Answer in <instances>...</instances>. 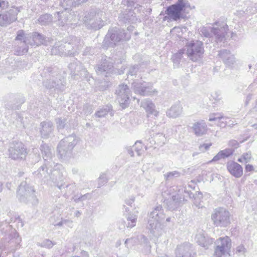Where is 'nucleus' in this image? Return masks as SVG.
I'll return each mask as SVG.
<instances>
[{"label": "nucleus", "instance_id": "27", "mask_svg": "<svg viewBox=\"0 0 257 257\" xmlns=\"http://www.w3.org/2000/svg\"><path fill=\"white\" fill-rule=\"evenodd\" d=\"M218 55L221 58L224 63L228 66H232L235 62L234 55L227 50H222L219 51Z\"/></svg>", "mask_w": 257, "mask_h": 257}, {"label": "nucleus", "instance_id": "61", "mask_svg": "<svg viewBox=\"0 0 257 257\" xmlns=\"http://www.w3.org/2000/svg\"><path fill=\"white\" fill-rule=\"evenodd\" d=\"M128 153L130 154V155L131 156H134V153H133V151L132 150H128Z\"/></svg>", "mask_w": 257, "mask_h": 257}, {"label": "nucleus", "instance_id": "64", "mask_svg": "<svg viewBox=\"0 0 257 257\" xmlns=\"http://www.w3.org/2000/svg\"><path fill=\"white\" fill-rule=\"evenodd\" d=\"M170 220H171V218H170V217H167V218H166V221L167 222H170Z\"/></svg>", "mask_w": 257, "mask_h": 257}, {"label": "nucleus", "instance_id": "60", "mask_svg": "<svg viewBox=\"0 0 257 257\" xmlns=\"http://www.w3.org/2000/svg\"><path fill=\"white\" fill-rule=\"evenodd\" d=\"M86 0H75V4L77 5H78L81 3H83L85 2H86Z\"/></svg>", "mask_w": 257, "mask_h": 257}, {"label": "nucleus", "instance_id": "45", "mask_svg": "<svg viewBox=\"0 0 257 257\" xmlns=\"http://www.w3.org/2000/svg\"><path fill=\"white\" fill-rule=\"evenodd\" d=\"M55 244V242H53L49 239H45L41 243V246L50 248H52Z\"/></svg>", "mask_w": 257, "mask_h": 257}, {"label": "nucleus", "instance_id": "46", "mask_svg": "<svg viewBox=\"0 0 257 257\" xmlns=\"http://www.w3.org/2000/svg\"><path fill=\"white\" fill-rule=\"evenodd\" d=\"M66 120L65 119H62L60 118L56 119V123L57 124L58 129H63L66 124Z\"/></svg>", "mask_w": 257, "mask_h": 257}, {"label": "nucleus", "instance_id": "7", "mask_svg": "<svg viewBox=\"0 0 257 257\" xmlns=\"http://www.w3.org/2000/svg\"><path fill=\"white\" fill-rule=\"evenodd\" d=\"M215 257H231L230 252L232 242L229 237L225 236L218 238L215 241Z\"/></svg>", "mask_w": 257, "mask_h": 257}, {"label": "nucleus", "instance_id": "1", "mask_svg": "<svg viewBox=\"0 0 257 257\" xmlns=\"http://www.w3.org/2000/svg\"><path fill=\"white\" fill-rule=\"evenodd\" d=\"M16 40L21 41L22 46H18L15 50L17 55H23L26 54L28 50V45L31 46H38L41 45H48L50 43L49 38H45L43 35L37 32L25 34L22 30L17 32Z\"/></svg>", "mask_w": 257, "mask_h": 257}, {"label": "nucleus", "instance_id": "15", "mask_svg": "<svg viewBox=\"0 0 257 257\" xmlns=\"http://www.w3.org/2000/svg\"><path fill=\"white\" fill-rule=\"evenodd\" d=\"M117 99L122 108L127 106L129 103L130 90L126 85H119L116 90Z\"/></svg>", "mask_w": 257, "mask_h": 257}, {"label": "nucleus", "instance_id": "62", "mask_svg": "<svg viewBox=\"0 0 257 257\" xmlns=\"http://www.w3.org/2000/svg\"><path fill=\"white\" fill-rule=\"evenodd\" d=\"M72 171H73V174H75V173H77V172H78V170L77 169H73L72 170Z\"/></svg>", "mask_w": 257, "mask_h": 257}, {"label": "nucleus", "instance_id": "44", "mask_svg": "<svg viewBox=\"0 0 257 257\" xmlns=\"http://www.w3.org/2000/svg\"><path fill=\"white\" fill-rule=\"evenodd\" d=\"M91 198V195L89 193H86L84 195H82L78 197L77 195L73 197V199L75 202H79L83 201L86 199H89Z\"/></svg>", "mask_w": 257, "mask_h": 257}, {"label": "nucleus", "instance_id": "57", "mask_svg": "<svg viewBox=\"0 0 257 257\" xmlns=\"http://www.w3.org/2000/svg\"><path fill=\"white\" fill-rule=\"evenodd\" d=\"M69 222V221H64V219H62L60 222L56 224L55 225L56 226H62L64 225V223Z\"/></svg>", "mask_w": 257, "mask_h": 257}, {"label": "nucleus", "instance_id": "32", "mask_svg": "<svg viewBox=\"0 0 257 257\" xmlns=\"http://www.w3.org/2000/svg\"><path fill=\"white\" fill-rule=\"evenodd\" d=\"M234 150L232 149H225L223 150L219 151L209 163L211 162H216L222 159L229 157L232 155Z\"/></svg>", "mask_w": 257, "mask_h": 257}, {"label": "nucleus", "instance_id": "39", "mask_svg": "<svg viewBox=\"0 0 257 257\" xmlns=\"http://www.w3.org/2000/svg\"><path fill=\"white\" fill-rule=\"evenodd\" d=\"M52 17L49 14H45L41 16L38 19L39 22L42 25H46L52 22Z\"/></svg>", "mask_w": 257, "mask_h": 257}, {"label": "nucleus", "instance_id": "54", "mask_svg": "<svg viewBox=\"0 0 257 257\" xmlns=\"http://www.w3.org/2000/svg\"><path fill=\"white\" fill-rule=\"evenodd\" d=\"M64 221H69V222L64 223V225H66L69 227L72 228L73 227V221L69 219H64Z\"/></svg>", "mask_w": 257, "mask_h": 257}, {"label": "nucleus", "instance_id": "12", "mask_svg": "<svg viewBox=\"0 0 257 257\" xmlns=\"http://www.w3.org/2000/svg\"><path fill=\"white\" fill-rule=\"evenodd\" d=\"M227 29L228 26L226 25L220 26V28L204 27L201 29V33L205 37L210 38L215 36L217 41L221 42L224 40Z\"/></svg>", "mask_w": 257, "mask_h": 257}, {"label": "nucleus", "instance_id": "26", "mask_svg": "<svg viewBox=\"0 0 257 257\" xmlns=\"http://www.w3.org/2000/svg\"><path fill=\"white\" fill-rule=\"evenodd\" d=\"M41 150L45 161V165H46V167L47 165L52 166L53 165H56L52 160L53 154L51 149L47 145H42L41 146Z\"/></svg>", "mask_w": 257, "mask_h": 257}, {"label": "nucleus", "instance_id": "47", "mask_svg": "<svg viewBox=\"0 0 257 257\" xmlns=\"http://www.w3.org/2000/svg\"><path fill=\"white\" fill-rule=\"evenodd\" d=\"M107 182V179L106 176L104 174L101 175L98 178V187H100L105 184Z\"/></svg>", "mask_w": 257, "mask_h": 257}, {"label": "nucleus", "instance_id": "23", "mask_svg": "<svg viewBox=\"0 0 257 257\" xmlns=\"http://www.w3.org/2000/svg\"><path fill=\"white\" fill-rule=\"evenodd\" d=\"M196 242L200 246L207 248L213 242L212 238H209L203 230L198 231L195 236Z\"/></svg>", "mask_w": 257, "mask_h": 257}, {"label": "nucleus", "instance_id": "55", "mask_svg": "<svg viewBox=\"0 0 257 257\" xmlns=\"http://www.w3.org/2000/svg\"><path fill=\"white\" fill-rule=\"evenodd\" d=\"M210 146H211V144H204L201 146V148H204V150L206 151L209 149V148L210 147Z\"/></svg>", "mask_w": 257, "mask_h": 257}, {"label": "nucleus", "instance_id": "63", "mask_svg": "<svg viewBox=\"0 0 257 257\" xmlns=\"http://www.w3.org/2000/svg\"><path fill=\"white\" fill-rule=\"evenodd\" d=\"M79 214H80L79 211H77L75 213V216L78 217V216H79Z\"/></svg>", "mask_w": 257, "mask_h": 257}, {"label": "nucleus", "instance_id": "41", "mask_svg": "<svg viewBox=\"0 0 257 257\" xmlns=\"http://www.w3.org/2000/svg\"><path fill=\"white\" fill-rule=\"evenodd\" d=\"M251 159V154L250 152L243 153L237 161L241 163H247Z\"/></svg>", "mask_w": 257, "mask_h": 257}, {"label": "nucleus", "instance_id": "3", "mask_svg": "<svg viewBox=\"0 0 257 257\" xmlns=\"http://www.w3.org/2000/svg\"><path fill=\"white\" fill-rule=\"evenodd\" d=\"M62 166L56 164L52 166L45 164L41 166L37 171L34 172V175L38 178L42 179H47L49 177L54 182H58L63 180L62 172H61Z\"/></svg>", "mask_w": 257, "mask_h": 257}, {"label": "nucleus", "instance_id": "35", "mask_svg": "<svg viewBox=\"0 0 257 257\" xmlns=\"http://www.w3.org/2000/svg\"><path fill=\"white\" fill-rule=\"evenodd\" d=\"M81 64L78 61H75L71 63L69 65V68L71 70V74L76 78L75 77L78 75V72L79 71L80 68H82Z\"/></svg>", "mask_w": 257, "mask_h": 257}, {"label": "nucleus", "instance_id": "59", "mask_svg": "<svg viewBox=\"0 0 257 257\" xmlns=\"http://www.w3.org/2000/svg\"><path fill=\"white\" fill-rule=\"evenodd\" d=\"M140 238L141 239L143 240V242H144V243H147L148 239L145 236H144L143 235H141L140 236Z\"/></svg>", "mask_w": 257, "mask_h": 257}, {"label": "nucleus", "instance_id": "6", "mask_svg": "<svg viewBox=\"0 0 257 257\" xmlns=\"http://www.w3.org/2000/svg\"><path fill=\"white\" fill-rule=\"evenodd\" d=\"M213 224L217 227H226L231 223L229 211L223 207L214 209L211 215Z\"/></svg>", "mask_w": 257, "mask_h": 257}, {"label": "nucleus", "instance_id": "31", "mask_svg": "<svg viewBox=\"0 0 257 257\" xmlns=\"http://www.w3.org/2000/svg\"><path fill=\"white\" fill-rule=\"evenodd\" d=\"M127 189L134 195L140 196L142 197L144 195V193L142 189V186L138 182L128 184L127 186Z\"/></svg>", "mask_w": 257, "mask_h": 257}, {"label": "nucleus", "instance_id": "48", "mask_svg": "<svg viewBox=\"0 0 257 257\" xmlns=\"http://www.w3.org/2000/svg\"><path fill=\"white\" fill-rule=\"evenodd\" d=\"M134 238H128L125 240L124 244L127 248H131L134 245Z\"/></svg>", "mask_w": 257, "mask_h": 257}, {"label": "nucleus", "instance_id": "24", "mask_svg": "<svg viewBox=\"0 0 257 257\" xmlns=\"http://www.w3.org/2000/svg\"><path fill=\"white\" fill-rule=\"evenodd\" d=\"M227 117H224L220 113L212 114L209 116V121H215V124L221 127H224L227 123H228L229 126L234 124L233 121L229 120V122H227Z\"/></svg>", "mask_w": 257, "mask_h": 257}, {"label": "nucleus", "instance_id": "50", "mask_svg": "<svg viewBox=\"0 0 257 257\" xmlns=\"http://www.w3.org/2000/svg\"><path fill=\"white\" fill-rule=\"evenodd\" d=\"M9 6V3L7 1L1 0L0 1V8L2 10L6 9Z\"/></svg>", "mask_w": 257, "mask_h": 257}, {"label": "nucleus", "instance_id": "2", "mask_svg": "<svg viewBox=\"0 0 257 257\" xmlns=\"http://www.w3.org/2000/svg\"><path fill=\"white\" fill-rule=\"evenodd\" d=\"M183 192L187 194L186 196L191 197L192 193L187 190L186 187L184 186H172L162 193L164 202L169 209L175 210L181 205V196Z\"/></svg>", "mask_w": 257, "mask_h": 257}, {"label": "nucleus", "instance_id": "36", "mask_svg": "<svg viewBox=\"0 0 257 257\" xmlns=\"http://www.w3.org/2000/svg\"><path fill=\"white\" fill-rule=\"evenodd\" d=\"M246 252V249L242 244L236 246L233 249L234 257H244Z\"/></svg>", "mask_w": 257, "mask_h": 257}, {"label": "nucleus", "instance_id": "28", "mask_svg": "<svg viewBox=\"0 0 257 257\" xmlns=\"http://www.w3.org/2000/svg\"><path fill=\"white\" fill-rule=\"evenodd\" d=\"M148 228L151 233L156 237H159L163 234V229L162 223L153 222L152 220H148Z\"/></svg>", "mask_w": 257, "mask_h": 257}, {"label": "nucleus", "instance_id": "30", "mask_svg": "<svg viewBox=\"0 0 257 257\" xmlns=\"http://www.w3.org/2000/svg\"><path fill=\"white\" fill-rule=\"evenodd\" d=\"M41 126L40 132L43 138H47L51 136L54 130L52 122L50 121L42 122L41 123Z\"/></svg>", "mask_w": 257, "mask_h": 257}, {"label": "nucleus", "instance_id": "52", "mask_svg": "<svg viewBox=\"0 0 257 257\" xmlns=\"http://www.w3.org/2000/svg\"><path fill=\"white\" fill-rule=\"evenodd\" d=\"M135 201V197L134 196H132L130 198L125 200V203L128 205L132 206V204L134 203Z\"/></svg>", "mask_w": 257, "mask_h": 257}, {"label": "nucleus", "instance_id": "18", "mask_svg": "<svg viewBox=\"0 0 257 257\" xmlns=\"http://www.w3.org/2000/svg\"><path fill=\"white\" fill-rule=\"evenodd\" d=\"M61 4L62 7L64 8L65 11L62 12H57V15L58 18V24L61 26H64L68 20V19L66 18L68 13L67 10L72 7H75L76 5L75 4V0H63V2H61Z\"/></svg>", "mask_w": 257, "mask_h": 257}, {"label": "nucleus", "instance_id": "17", "mask_svg": "<svg viewBox=\"0 0 257 257\" xmlns=\"http://www.w3.org/2000/svg\"><path fill=\"white\" fill-rule=\"evenodd\" d=\"M104 16L103 13L97 14L93 17L88 19L85 17L84 23L86 27L89 29L97 30L100 29L104 26V21L102 20V17Z\"/></svg>", "mask_w": 257, "mask_h": 257}, {"label": "nucleus", "instance_id": "9", "mask_svg": "<svg viewBox=\"0 0 257 257\" xmlns=\"http://www.w3.org/2000/svg\"><path fill=\"white\" fill-rule=\"evenodd\" d=\"M130 37V34L125 32L124 30L114 28L108 30L104 42L109 46L113 47L116 43L121 40H128Z\"/></svg>", "mask_w": 257, "mask_h": 257}, {"label": "nucleus", "instance_id": "51", "mask_svg": "<svg viewBox=\"0 0 257 257\" xmlns=\"http://www.w3.org/2000/svg\"><path fill=\"white\" fill-rule=\"evenodd\" d=\"M229 146L235 148H237L239 146V144L236 140H232L229 142Z\"/></svg>", "mask_w": 257, "mask_h": 257}, {"label": "nucleus", "instance_id": "19", "mask_svg": "<svg viewBox=\"0 0 257 257\" xmlns=\"http://www.w3.org/2000/svg\"><path fill=\"white\" fill-rule=\"evenodd\" d=\"M141 106L145 109L148 117L156 119L159 116V111L156 109L155 104L151 100H144L141 103Z\"/></svg>", "mask_w": 257, "mask_h": 257}, {"label": "nucleus", "instance_id": "37", "mask_svg": "<svg viewBox=\"0 0 257 257\" xmlns=\"http://www.w3.org/2000/svg\"><path fill=\"white\" fill-rule=\"evenodd\" d=\"M135 76V78H140L141 79L142 78V76L141 75V74H140V72L139 71V68H138V66H133V67H131L130 69H129V71L128 72V76H127V78L129 79L130 77H132L133 78H132V80H134V76Z\"/></svg>", "mask_w": 257, "mask_h": 257}, {"label": "nucleus", "instance_id": "5", "mask_svg": "<svg viewBox=\"0 0 257 257\" xmlns=\"http://www.w3.org/2000/svg\"><path fill=\"white\" fill-rule=\"evenodd\" d=\"M184 51L190 60L199 61L202 58L204 53L203 44L198 40L188 41L186 43Z\"/></svg>", "mask_w": 257, "mask_h": 257}, {"label": "nucleus", "instance_id": "56", "mask_svg": "<svg viewBox=\"0 0 257 257\" xmlns=\"http://www.w3.org/2000/svg\"><path fill=\"white\" fill-rule=\"evenodd\" d=\"M124 221H121L119 222V228L120 229H123L125 227L124 225Z\"/></svg>", "mask_w": 257, "mask_h": 257}, {"label": "nucleus", "instance_id": "22", "mask_svg": "<svg viewBox=\"0 0 257 257\" xmlns=\"http://www.w3.org/2000/svg\"><path fill=\"white\" fill-rule=\"evenodd\" d=\"M193 133L197 137H202L206 135L208 131L206 123L203 120L195 122L191 127Z\"/></svg>", "mask_w": 257, "mask_h": 257}, {"label": "nucleus", "instance_id": "13", "mask_svg": "<svg viewBox=\"0 0 257 257\" xmlns=\"http://www.w3.org/2000/svg\"><path fill=\"white\" fill-rule=\"evenodd\" d=\"M8 152L9 157L15 160L25 159L28 153L24 144L20 142L11 143Z\"/></svg>", "mask_w": 257, "mask_h": 257}, {"label": "nucleus", "instance_id": "20", "mask_svg": "<svg viewBox=\"0 0 257 257\" xmlns=\"http://www.w3.org/2000/svg\"><path fill=\"white\" fill-rule=\"evenodd\" d=\"M166 217L164 209L161 205L156 206L149 214L148 220H152L153 222L162 223Z\"/></svg>", "mask_w": 257, "mask_h": 257}, {"label": "nucleus", "instance_id": "11", "mask_svg": "<svg viewBox=\"0 0 257 257\" xmlns=\"http://www.w3.org/2000/svg\"><path fill=\"white\" fill-rule=\"evenodd\" d=\"M189 6L187 1L178 0L177 2L168 7L166 10V14L168 19L171 21H177L182 16V12L186 7Z\"/></svg>", "mask_w": 257, "mask_h": 257}, {"label": "nucleus", "instance_id": "53", "mask_svg": "<svg viewBox=\"0 0 257 257\" xmlns=\"http://www.w3.org/2000/svg\"><path fill=\"white\" fill-rule=\"evenodd\" d=\"M245 170L246 172H251L254 170V167L251 165L247 164L245 166Z\"/></svg>", "mask_w": 257, "mask_h": 257}, {"label": "nucleus", "instance_id": "42", "mask_svg": "<svg viewBox=\"0 0 257 257\" xmlns=\"http://www.w3.org/2000/svg\"><path fill=\"white\" fill-rule=\"evenodd\" d=\"M110 110V107L106 106L105 108H101L99 110L97 111L95 113V115L98 117H104L108 113Z\"/></svg>", "mask_w": 257, "mask_h": 257}, {"label": "nucleus", "instance_id": "33", "mask_svg": "<svg viewBox=\"0 0 257 257\" xmlns=\"http://www.w3.org/2000/svg\"><path fill=\"white\" fill-rule=\"evenodd\" d=\"M182 107L179 104L173 105L166 112L167 116L172 118L178 117L182 113Z\"/></svg>", "mask_w": 257, "mask_h": 257}, {"label": "nucleus", "instance_id": "40", "mask_svg": "<svg viewBox=\"0 0 257 257\" xmlns=\"http://www.w3.org/2000/svg\"><path fill=\"white\" fill-rule=\"evenodd\" d=\"M181 173L178 171L169 172L164 174V177L166 180H173L174 178H178L180 176Z\"/></svg>", "mask_w": 257, "mask_h": 257}, {"label": "nucleus", "instance_id": "16", "mask_svg": "<svg viewBox=\"0 0 257 257\" xmlns=\"http://www.w3.org/2000/svg\"><path fill=\"white\" fill-rule=\"evenodd\" d=\"M20 12L18 8H13L8 11L0 14V25L7 26L17 20V15Z\"/></svg>", "mask_w": 257, "mask_h": 257}, {"label": "nucleus", "instance_id": "8", "mask_svg": "<svg viewBox=\"0 0 257 257\" xmlns=\"http://www.w3.org/2000/svg\"><path fill=\"white\" fill-rule=\"evenodd\" d=\"M77 142L78 140L75 135L69 136L62 140L57 147V151L60 158L66 159L69 157Z\"/></svg>", "mask_w": 257, "mask_h": 257}, {"label": "nucleus", "instance_id": "25", "mask_svg": "<svg viewBox=\"0 0 257 257\" xmlns=\"http://www.w3.org/2000/svg\"><path fill=\"white\" fill-rule=\"evenodd\" d=\"M226 167L230 174L236 178H239L243 174L242 167L240 165L235 162L230 161L227 162Z\"/></svg>", "mask_w": 257, "mask_h": 257}, {"label": "nucleus", "instance_id": "21", "mask_svg": "<svg viewBox=\"0 0 257 257\" xmlns=\"http://www.w3.org/2000/svg\"><path fill=\"white\" fill-rule=\"evenodd\" d=\"M176 257H194L192 246L189 243H185L177 246L176 250Z\"/></svg>", "mask_w": 257, "mask_h": 257}, {"label": "nucleus", "instance_id": "4", "mask_svg": "<svg viewBox=\"0 0 257 257\" xmlns=\"http://www.w3.org/2000/svg\"><path fill=\"white\" fill-rule=\"evenodd\" d=\"M81 46L80 40L74 38L71 43H59L55 44L51 52L53 54L61 56L71 55L77 53Z\"/></svg>", "mask_w": 257, "mask_h": 257}, {"label": "nucleus", "instance_id": "43", "mask_svg": "<svg viewBox=\"0 0 257 257\" xmlns=\"http://www.w3.org/2000/svg\"><path fill=\"white\" fill-rule=\"evenodd\" d=\"M171 33L172 36L181 38L182 37L183 29L180 27H175L171 31Z\"/></svg>", "mask_w": 257, "mask_h": 257}, {"label": "nucleus", "instance_id": "10", "mask_svg": "<svg viewBox=\"0 0 257 257\" xmlns=\"http://www.w3.org/2000/svg\"><path fill=\"white\" fill-rule=\"evenodd\" d=\"M17 195L21 202H31L33 204H36L38 203L33 188L27 184L25 181L22 182L19 186Z\"/></svg>", "mask_w": 257, "mask_h": 257}, {"label": "nucleus", "instance_id": "38", "mask_svg": "<svg viewBox=\"0 0 257 257\" xmlns=\"http://www.w3.org/2000/svg\"><path fill=\"white\" fill-rule=\"evenodd\" d=\"M133 148L138 156L142 155L145 152V150H146L147 149L140 141H137L134 145Z\"/></svg>", "mask_w": 257, "mask_h": 257}, {"label": "nucleus", "instance_id": "58", "mask_svg": "<svg viewBox=\"0 0 257 257\" xmlns=\"http://www.w3.org/2000/svg\"><path fill=\"white\" fill-rule=\"evenodd\" d=\"M183 51L181 50H180V51H179V53H177V54H176L174 56V57H176V58H178V59H180V57H181V56L182 54H183Z\"/></svg>", "mask_w": 257, "mask_h": 257}, {"label": "nucleus", "instance_id": "14", "mask_svg": "<svg viewBox=\"0 0 257 257\" xmlns=\"http://www.w3.org/2000/svg\"><path fill=\"white\" fill-rule=\"evenodd\" d=\"M132 85L135 92L141 95H153L157 93V91L153 88L152 84L150 83L136 79L132 83Z\"/></svg>", "mask_w": 257, "mask_h": 257}, {"label": "nucleus", "instance_id": "49", "mask_svg": "<svg viewBox=\"0 0 257 257\" xmlns=\"http://www.w3.org/2000/svg\"><path fill=\"white\" fill-rule=\"evenodd\" d=\"M78 75H80L82 77H86L88 75V72L87 70L83 68V67L82 66V68H80V70H79V71L78 72Z\"/></svg>", "mask_w": 257, "mask_h": 257}, {"label": "nucleus", "instance_id": "29", "mask_svg": "<svg viewBox=\"0 0 257 257\" xmlns=\"http://www.w3.org/2000/svg\"><path fill=\"white\" fill-rule=\"evenodd\" d=\"M112 64L105 60L101 65L98 66L96 71L98 75L107 77L112 71Z\"/></svg>", "mask_w": 257, "mask_h": 257}, {"label": "nucleus", "instance_id": "34", "mask_svg": "<svg viewBox=\"0 0 257 257\" xmlns=\"http://www.w3.org/2000/svg\"><path fill=\"white\" fill-rule=\"evenodd\" d=\"M138 212L137 211H134L128 214L127 219L126 227L127 228H132L136 226L137 218H138Z\"/></svg>", "mask_w": 257, "mask_h": 257}]
</instances>
